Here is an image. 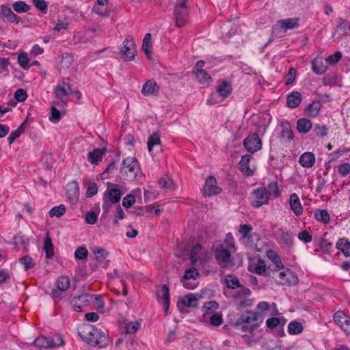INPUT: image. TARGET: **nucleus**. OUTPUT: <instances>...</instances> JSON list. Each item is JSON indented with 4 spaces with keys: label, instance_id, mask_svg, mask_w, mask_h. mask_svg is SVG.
I'll list each match as a JSON object with an SVG mask.
<instances>
[{
    "label": "nucleus",
    "instance_id": "obj_12",
    "mask_svg": "<svg viewBox=\"0 0 350 350\" xmlns=\"http://www.w3.org/2000/svg\"><path fill=\"white\" fill-rule=\"evenodd\" d=\"M255 200L252 202V204L255 208L260 207L269 202L268 196L266 189L258 188L253 191Z\"/></svg>",
    "mask_w": 350,
    "mask_h": 350
},
{
    "label": "nucleus",
    "instance_id": "obj_57",
    "mask_svg": "<svg viewBox=\"0 0 350 350\" xmlns=\"http://www.w3.org/2000/svg\"><path fill=\"white\" fill-rule=\"evenodd\" d=\"M255 272L258 275H267V266L264 260H258L255 267Z\"/></svg>",
    "mask_w": 350,
    "mask_h": 350
},
{
    "label": "nucleus",
    "instance_id": "obj_11",
    "mask_svg": "<svg viewBox=\"0 0 350 350\" xmlns=\"http://www.w3.org/2000/svg\"><path fill=\"white\" fill-rule=\"evenodd\" d=\"M221 189L217 186V180L213 176H209L206 180L204 187V193L205 196H211L217 195L221 192Z\"/></svg>",
    "mask_w": 350,
    "mask_h": 350
},
{
    "label": "nucleus",
    "instance_id": "obj_3",
    "mask_svg": "<svg viewBox=\"0 0 350 350\" xmlns=\"http://www.w3.org/2000/svg\"><path fill=\"white\" fill-rule=\"evenodd\" d=\"M139 170V164L137 159L133 157H129L122 162L120 173L122 176H126L131 180L135 179Z\"/></svg>",
    "mask_w": 350,
    "mask_h": 350
},
{
    "label": "nucleus",
    "instance_id": "obj_38",
    "mask_svg": "<svg viewBox=\"0 0 350 350\" xmlns=\"http://www.w3.org/2000/svg\"><path fill=\"white\" fill-rule=\"evenodd\" d=\"M225 283L226 286L231 289H235L236 288L241 287L239 279L232 275H228L225 278Z\"/></svg>",
    "mask_w": 350,
    "mask_h": 350
},
{
    "label": "nucleus",
    "instance_id": "obj_10",
    "mask_svg": "<svg viewBox=\"0 0 350 350\" xmlns=\"http://www.w3.org/2000/svg\"><path fill=\"white\" fill-rule=\"evenodd\" d=\"M174 15L176 18V26L179 27H183L187 21V6L176 5L174 8Z\"/></svg>",
    "mask_w": 350,
    "mask_h": 350
},
{
    "label": "nucleus",
    "instance_id": "obj_1",
    "mask_svg": "<svg viewBox=\"0 0 350 350\" xmlns=\"http://www.w3.org/2000/svg\"><path fill=\"white\" fill-rule=\"evenodd\" d=\"M261 312L247 310L242 312L235 322V327L243 332L252 333L262 323Z\"/></svg>",
    "mask_w": 350,
    "mask_h": 350
},
{
    "label": "nucleus",
    "instance_id": "obj_17",
    "mask_svg": "<svg viewBox=\"0 0 350 350\" xmlns=\"http://www.w3.org/2000/svg\"><path fill=\"white\" fill-rule=\"evenodd\" d=\"M289 204L291 209L296 216H299L303 213V207L297 193H293L290 196Z\"/></svg>",
    "mask_w": 350,
    "mask_h": 350
},
{
    "label": "nucleus",
    "instance_id": "obj_50",
    "mask_svg": "<svg viewBox=\"0 0 350 350\" xmlns=\"http://www.w3.org/2000/svg\"><path fill=\"white\" fill-rule=\"evenodd\" d=\"M268 256L272 260V262L274 263L277 269H280L284 267L280 257L273 250H269Z\"/></svg>",
    "mask_w": 350,
    "mask_h": 350
},
{
    "label": "nucleus",
    "instance_id": "obj_39",
    "mask_svg": "<svg viewBox=\"0 0 350 350\" xmlns=\"http://www.w3.org/2000/svg\"><path fill=\"white\" fill-rule=\"evenodd\" d=\"M1 13L8 19V21L11 23L17 21V16L14 13L10 7L2 5Z\"/></svg>",
    "mask_w": 350,
    "mask_h": 350
},
{
    "label": "nucleus",
    "instance_id": "obj_21",
    "mask_svg": "<svg viewBox=\"0 0 350 350\" xmlns=\"http://www.w3.org/2000/svg\"><path fill=\"white\" fill-rule=\"evenodd\" d=\"M231 256L230 252L226 248L217 249L215 251V258L219 265H226Z\"/></svg>",
    "mask_w": 350,
    "mask_h": 350
},
{
    "label": "nucleus",
    "instance_id": "obj_63",
    "mask_svg": "<svg viewBox=\"0 0 350 350\" xmlns=\"http://www.w3.org/2000/svg\"><path fill=\"white\" fill-rule=\"evenodd\" d=\"M319 247L324 253L328 254L331 251L332 244L328 241V240L325 239H321L319 243Z\"/></svg>",
    "mask_w": 350,
    "mask_h": 350
},
{
    "label": "nucleus",
    "instance_id": "obj_52",
    "mask_svg": "<svg viewBox=\"0 0 350 350\" xmlns=\"http://www.w3.org/2000/svg\"><path fill=\"white\" fill-rule=\"evenodd\" d=\"M92 251L96 256V259L98 261H101L105 259L108 256V252L103 248L100 247H95Z\"/></svg>",
    "mask_w": 350,
    "mask_h": 350
},
{
    "label": "nucleus",
    "instance_id": "obj_27",
    "mask_svg": "<svg viewBox=\"0 0 350 350\" xmlns=\"http://www.w3.org/2000/svg\"><path fill=\"white\" fill-rule=\"evenodd\" d=\"M336 248L346 256H350V241L346 238H340L336 244Z\"/></svg>",
    "mask_w": 350,
    "mask_h": 350
},
{
    "label": "nucleus",
    "instance_id": "obj_9",
    "mask_svg": "<svg viewBox=\"0 0 350 350\" xmlns=\"http://www.w3.org/2000/svg\"><path fill=\"white\" fill-rule=\"evenodd\" d=\"M107 189L104 193V200H106V196L108 194L109 200L111 203H117L121 198V192L118 188V185L116 184L111 183L110 182L107 183Z\"/></svg>",
    "mask_w": 350,
    "mask_h": 350
},
{
    "label": "nucleus",
    "instance_id": "obj_14",
    "mask_svg": "<svg viewBox=\"0 0 350 350\" xmlns=\"http://www.w3.org/2000/svg\"><path fill=\"white\" fill-rule=\"evenodd\" d=\"M53 92L55 96L61 100L72 94L70 85L64 81L58 82Z\"/></svg>",
    "mask_w": 350,
    "mask_h": 350
},
{
    "label": "nucleus",
    "instance_id": "obj_64",
    "mask_svg": "<svg viewBox=\"0 0 350 350\" xmlns=\"http://www.w3.org/2000/svg\"><path fill=\"white\" fill-rule=\"evenodd\" d=\"M73 61L74 59L71 54L65 53L62 55L61 62L63 66H65L67 68H68L72 64Z\"/></svg>",
    "mask_w": 350,
    "mask_h": 350
},
{
    "label": "nucleus",
    "instance_id": "obj_29",
    "mask_svg": "<svg viewBox=\"0 0 350 350\" xmlns=\"http://www.w3.org/2000/svg\"><path fill=\"white\" fill-rule=\"evenodd\" d=\"M321 106L319 100H314L305 109V113L310 117L315 118L319 115Z\"/></svg>",
    "mask_w": 350,
    "mask_h": 350
},
{
    "label": "nucleus",
    "instance_id": "obj_28",
    "mask_svg": "<svg viewBox=\"0 0 350 350\" xmlns=\"http://www.w3.org/2000/svg\"><path fill=\"white\" fill-rule=\"evenodd\" d=\"M312 126L311 121L307 118H300L297 121V130L299 133H308Z\"/></svg>",
    "mask_w": 350,
    "mask_h": 350
},
{
    "label": "nucleus",
    "instance_id": "obj_25",
    "mask_svg": "<svg viewBox=\"0 0 350 350\" xmlns=\"http://www.w3.org/2000/svg\"><path fill=\"white\" fill-rule=\"evenodd\" d=\"M251 158L250 154H246L241 157V161H239L240 170L243 174L247 176L253 174V170H252L249 166Z\"/></svg>",
    "mask_w": 350,
    "mask_h": 350
},
{
    "label": "nucleus",
    "instance_id": "obj_34",
    "mask_svg": "<svg viewBox=\"0 0 350 350\" xmlns=\"http://www.w3.org/2000/svg\"><path fill=\"white\" fill-rule=\"evenodd\" d=\"M315 219L322 224H327L330 221V217L326 210L317 209L314 211Z\"/></svg>",
    "mask_w": 350,
    "mask_h": 350
},
{
    "label": "nucleus",
    "instance_id": "obj_58",
    "mask_svg": "<svg viewBox=\"0 0 350 350\" xmlns=\"http://www.w3.org/2000/svg\"><path fill=\"white\" fill-rule=\"evenodd\" d=\"M88 255V251L85 247H79L75 252V257L79 260H85Z\"/></svg>",
    "mask_w": 350,
    "mask_h": 350
},
{
    "label": "nucleus",
    "instance_id": "obj_49",
    "mask_svg": "<svg viewBox=\"0 0 350 350\" xmlns=\"http://www.w3.org/2000/svg\"><path fill=\"white\" fill-rule=\"evenodd\" d=\"M50 348L59 347L64 344L63 338L60 335H55L53 337H49Z\"/></svg>",
    "mask_w": 350,
    "mask_h": 350
},
{
    "label": "nucleus",
    "instance_id": "obj_48",
    "mask_svg": "<svg viewBox=\"0 0 350 350\" xmlns=\"http://www.w3.org/2000/svg\"><path fill=\"white\" fill-rule=\"evenodd\" d=\"M268 193L270 196H273L275 198L280 196L278 184L275 181L271 182L267 186Z\"/></svg>",
    "mask_w": 350,
    "mask_h": 350
},
{
    "label": "nucleus",
    "instance_id": "obj_32",
    "mask_svg": "<svg viewBox=\"0 0 350 350\" xmlns=\"http://www.w3.org/2000/svg\"><path fill=\"white\" fill-rule=\"evenodd\" d=\"M282 131L280 135L283 138H286L291 141L293 139L294 135L291 129V124L288 120H284L281 122Z\"/></svg>",
    "mask_w": 350,
    "mask_h": 350
},
{
    "label": "nucleus",
    "instance_id": "obj_37",
    "mask_svg": "<svg viewBox=\"0 0 350 350\" xmlns=\"http://www.w3.org/2000/svg\"><path fill=\"white\" fill-rule=\"evenodd\" d=\"M198 81L201 84L209 83L212 81L211 75L206 70H198L195 72Z\"/></svg>",
    "mask_w": 350,
    "mask_h": 350
},
{
    "label": "nucleus",
    "instance_id": "obj_42",
    "mask_svg": "<svg viewBox=\"0 0 350 350\" xmlns=\"http://www.w3.org/2000/svg\"><path fill=\"white\" fill-rule=\"evenodd\" d=\"M199 275L200 273L197 269L194 267L189 268L185 271V274L180 280H189L190 279L196 280Z\"/></svg>",
    "mask_w": 350,
    "mask_h": 350
},
{
    "label": "nucleus",
    "instance_id": "obj_4",
    "mask_svg": "<svg viewBox=\"0 0 350 350\" xmlns=\"http://www.w3.org/2000/svg\"><path fill=\"white\" fill-rule=\"evenodd\" d=\"M120 53L121 57L126 62H131L134 59L137 54V49L132 36H128L124 40Z\"/></svg>",
    "mask_w": 350,
    "mask_h": 350
},
{
    "label": "nucleus",
    "instance_id": "obj_7",
    "mask_svg": "<svg viewBox=\"0 0 350 350\" xmlns=\"http://www.w3.org/2000/svg\"><path fill=\"white\" fill-rule=\"evenodd\" d=\"M243 146L248 152L254 153L261 149L262 142L258 134L253 133L243 140Z\"/></svg>",
    "mask_w": 350,
    "mask_h": 350
},
{
    "label": "nucleus",
    "instance_id": "obj_13",
    "mask_svg": "<svg viewBox=\"0 0 350 350\" xmlns=\"http://www.w3.org/2000/svg\"><path fill=\"white\" fill-rule=\"evenodd\" d=\"M206 258V250L200 244H196L191 250V260L192 265L196 264L198 260L204 261Z\"/></svg>",
    "mask_w": 350,
    "mask_h": 350
},
{
    "label": "nucleus",
    "instance_id": "obj_43",
    "mask_svg": "<svg viewBox=\"0 0 350 350\" xmlns=\"http://www.w3.org/2000/svg\"><path fill=\"white\" fill-rule=\"evenodd\" d=\"M13 9L15 12L18 13H23L28 12L31 7L27 5L25 1H18L15 2L13 5Z\"/></svg>",
    "mask_w": 350,
    "mask_h": 350
},
{
    "label": "nucleus",
    "instance_id": "obj_51",
    "mask_svg": "<svg viewBox=\"0 0 350 350\" xmlns=\"http://www.w3.org/2000/svg\"><path fill=\"white\" fill-rule=\"evenodd\" d=\"M252 230V227L247 224H241L239 226V232L241 234L243 239H251L252 235L250 234Z\"/></svg>",
    "mask_w": 350,
    "mask_h": 350
},
{
    "label": "nucleus",
    "instance_id": "obj_16",
    "mask_svg": "<svg viewBox=\"0 0 350 350\" xmlns=\"http://www.w3.org/2000/svg\"><path fill=\"white\" fill-rule=\"evenodd\" d=\"M181 305L188 308H197L198 305V298L193 294L186 295L177 301L178 308H180Z\"/></svg>",
    "mask_w": 350,
    "mask_h": 350
},
{
    "label": "nucleus",
    "instance_id": "obj_41",
    "mask_svg": "<svg viewBox=\"0 0 350 350\" xmlns=\"http://www.w3.org/2000/svg\"><path fill=\"white\" fill-rule=\"evenodd\" d=\"M18 262L23 265L25 271L33 269L35 267V262L32 258L29 255H25L18 259Z\"/></svg>",
    "mask_w": 350,
    "mask_h": 350
},
{
    "label": "nucleus",
    "instance_id": "obj_20",
    "mask_svg": "<svg viewBox=\"0 0 350 350\" xmlns=\"http://www.w3.org/2000/svg\"><path fill=\"white\" fill-rule=\"evenodd\" d=\"M105 153V148H95L92 152H90L88 155V161L93 164L97 165L98 162L102 160L103 156Z\"/></svg>",
    "mask_w": 350,
    "mask_h": 350
},
{
    "label": "nucleus",
    "instance_id": "obj_18",
    "mask_svg": "<svg viewBox=\"0 0 350 350\" xmlns=\"http://www.w3.org/2000/svg\"><path fill=\"white\" fill-rule=\"evenodd\" d=\"M302 100L301 94L297 91H293L287 96L286 105L290 108L297 107Z\"/></svg>",
    "mask_w": 350,
    "mask_h": 350
},
{
    "label": "nucleus",
    "instance_id": "obj_53",
    "mask_svg": "<svg viewBox=\"0 0 350 350\" xmlns=\"http://www.w3.org/2000/svg\"><path fill=\"white\" fill-rule=\"evenodd\" d=\"M348 317L345 316V313L342 311H337L334 314V320L336 324H338L340 327H342V324L345 323V320H347Z\"/></svg>",
    "mask_w": 350,
    "mask_h": 350
},
{
    "label": "nucleus",
    "instance_id": "obj_30",
    "mask_svg": "<svg viewBox=\"0 0 350 350\" xmlns=\"http://www.w3.org/2000/svg\"><path fill=\"white\" fill-rule=\"evenodd\" d=\"M299 18H289L287 19H282L278 21L279 26L285 29H292L299 26Z\"/></svg>",
    "mask_w": 350,
    "mask_h": 350
},
{
    "label": "nucleus",
    "instance_id": "obj_6",
    "mask_svg": "<svg viewBox=\"0 0 350 350\" xmlns=\"http://www.w3.org/2000/svg\"><path fill=\"white\" fill-rule=\"evenodd\" d=\"M56 288L51 291V297L54 300H60L62 299V293L66 291L70 285V280L67 276H61L56 280Z\"/></svg>",
    "mask_w": 350,
    "mask_h": 350
},
{
    "label": "nucleus",
    "instance_id": "obj_15",
    "mask_svg": "<svg viewBox=\"0 0 350 350\" xmlns=\"http://www.w3.org/2000/svg\"><path fill=\"white\" fill-rule=\"evenodd\" d=\"M157 299L160 303L163 302L165 306V312L167 313L170 304V288L166 284L163 285L161 289L158 291Z\"/></svg>",
    "mask_w": 350,
    "mask_h": 350
},
{
    "label": "nucleus",
    "instance_id": "obj_22",
    "mask_svg": "<svg viewBox=\"0 0 350 350\" xmlns=\"http://www.w3.org/2000/svg\"><path fill=\"white\" fill-rule=\"evenodd\" d=\"M279 232H280V239L286 248L292 249L294 245V235L290 232L284 231L282 228H280Z\"/></svg>",
    "mask_w": 350,
    "mask_h": 350
},
{
    "label": "nucleus",
    "instance_id": "obj_54",
    "mask_svg": "<svg viewBox=\"0 0 350 350\" xmlns=\"http://www.w3.org/2000/svg\"><path fill=\"white\" fill-rule=\"evenodd\" d=\"M32 3L42 14H46L48 4L44 0H32Z\"/></svg>",
    "mask_w": 350,
    "mask_h": 350
},
{
    "label": "nucleus",
    "instance_id": "obj_62",
    "mask_svg": "<svg viewBox=\"0 0 350 350\" xmlns=\"http://www.w3.org/2000/svg\"><path fill=\"white\" fill-rule=\"evenodd\" d=\"M62 118L60 111L55 107L51 109V116L49 120L53 122H58Z\"/></svg>",
    "mask_w": 350,
    "mask_h": 350
},
{
    "label": "nucleus",
    "instance_id": "obj_40",
    "mask_svg": "<svg viewBox=\"0 0 350 350\" xmlns=\"http://www.w3.org/2000/svg\"><path fill=\"white\" fill-rule=\"evenodd\" d=\"M33 345L40 350L43 349H49V337L43 336L38 337L34 340Z\"/></svg>",
    "mask_w": 350,
    "mask_h": 350
},
{
    "label": "nucleus",
    "instance_id": "obj_26",
    "mask_svg": "<svg viewBox=\"0 0 350 350\" xmlns=\"http://www.w3.org/2000/svg\"><path fill=\"white\" fill-rule=\"evenodd\" d=\"M159 90V88L156 81L154 79H150L146 81L143 85L142 93L145 96H148L158 92Z\"/></svg>",
    "mask_w": 350,
    "mask_h": 350
},
{
    "label": "nucleus",
    "instance_id": "obj_61",
    "mask_svg": "<svg viewBox=\"0 0 350 350\" xmlns=\"http://www.w3.org/2000/svg\"><path fill=\"white\" fill-rule=\"evenodd\" d=\"M135 202V197L132 194H127L125 197H124L122 200V206L129 208L131 207L133 204Z\"/></svg>",
    "mask_w": 350,
    "mask_h": 350
},
{
    "label": "nucleus",
    "instance_id": "obj_45",
    "mask_svg": "<svg viewBox=\"0 0 350 350\" xmlns=\"http://www.w3.org/2000/svg\"><path fill=\"white\" fill-rule=\"evenodd\" d=\"M158 183L161 188L165 189H173L174 188L172 179L168 176L161 178Z\"/></svg>",
    "mask_w": 350,
    "mask_h": 350
},
{
    "label": "nucleus",
    "instance_id": "obj_5",
    "mask_svg": "<svg viewBox=\"0 0 350 350\" xmlns=\"http://www.w3.org/2000/svg\"><path fill=\"white\" fill-rule=\"evenodd\" d=\"M86 340L89 345L94 347L98 346L102 348L105 347L108 344L107 336L98 329H92L89 332Z\"/></svg>",
    "mask_w": 350,
    "mask_h": 350
},
{
    "label": "nucleus",
    "instance_id": "obj_36",
    "mask_svg": "<svg viewBox=\"0 0 350 350\" xmlns=\"http://www.w3.org/2000/svg\"><path fill=\"white\" fill-rule=\"evenodd\" d=\"M151 37L152 36L150 33H146L142 42V49L143 50V51H144V53L148 57H149V55L152 52V47L150 44Z\"/></svg>",
    "mask_w": 350,
    "mask_h": 350
},
{
    "label": "nucleus",
    "instance_id": "obj_56",
    "mask_svg": "<svg viewBox=\"0 0 350 350\" xmlns=\"http://www.w3.org/2000/svg\"><path fill=\"white\" fill-rule=\"evenodd\" d=\"M342 53L340 51L335 52L333 55H330L326 57L325 61L327 63L334 65L338 63L342 58Z\"/></svg>",
    "mask_w": 350,
    "mask_h": 350
},
{
    "label": "nucleus",
    "instance_id": "obj_24",
    "mask_svg": "<svg viewBox=\"0 0 350 350\" xmlns=\"http://www.w3.org/2000/svg\"><path fill=\"white\" fill-rule=\"evenodd\" d=\"M66 195L67 197L71 200L76 202L78 200L79 196V185L77 182L72 181L67 185Z\"/></svg>",
    "mask_w": 350,
    "mask_h": 350
},
{
    "label": "nucleus",
    "instance_id": "obj_2",
    "mask_svg": "<svg viewBox=\"0 0 350 350\" xmlns=\"http://www.w3.org/2000/svg\"><path fill=\"white\" fill-rule=\"evenodd\" d=\"M94 297L98 307L103 308L104 307V301L101 296L88 293L75 296L70 301V305L75 311L81 312L84 307L89 306L93 301Z\"/></svg>",
    "mask_w": 350,
    "mask_h": 350
},
{
    "label": "nucleus",
    "instance_id": "obj_23",
    "mask_svg": "<svg viewBox=\"0 0 350 350\" xmlns=\"http://www.w3.org/2000/svg\"><path fill=\"white\" fill-rule=\"evenodd\" d=\"M299 162L304 167H311L315 162L314 154L310 152H306L301 155Z\"/></svg>",
    "mask_w": 350,
    "mask_h": 350
},
{
    "label": "nucleus",
    "instance_id": "obj_46",
    "mask_svg": "<svg viewBox=\"0 0 350 350\" xmlns=\"http://www.w3.org/2000/svg\"><path fill=\"white\" fill-rule=\"evenodd\" d=\"M66 213V207L63 204L56 206L52 208L49 211V216L51 217H60Z\"/></svg>",
    "mask_w": 350,
    "mask_h": 350
},
{
    "label": "nucleus",
    "instance_id": "obj_47",
    "mask_svg": "<svg viewBox=\"0 0 350 350\" xmlns=\"http://www.w3.org/2000/svg\"><path fill=\"white\" fill-rule=\"evenodd\" d=\"M18 62L24 70H28L30 68V64L29 63V59L28 57V55L25 52L21 53L18 55Z\"/></svg>",
    "mask_w": 350,
    "mask_h": 350
},
{
    "label": "nucleus",
    "instance_id": "obj_59",
    "mask_svg": "<svg viewBox=\"0 0 350 350\" xmlns=\"http://www.w3.org/2000/svg\"><path fill=\"white\" fill-rule=\"evenodd\" d=\"M314 131L318 137H323L327 135L328 127L325 125L316 124Z\"/></svg>",
    "mask_w": 350,
    "mask_h": 350
},
{
    "label": "nucleus",
    "instance_id": "obj_44",
    "mask_svg": "<svg viewBox=\"0 0 350 350\" xmlns=\"http://www.w3.org/2000/svg\"><path fill=\"white\" fill-rule=\"evenodd\" d=\"M288 329L291 334H298L303 331V326L300 323L293 321L288 324Z\"/></svg>",
    "mask_w": 350,
    "mask_h": 350
},
{
    "label": "nucleus",
    "instance_id": "obj_35",
    "mask_svg": "<svg viewBox=\"0 0 350 350\" xmlns=\"http://www.w3.org/2000/svg\"><path fill=\"white\" fill-rule=\"evenodd\" d=\"M148 149L149 152H152V148L156 146H161L160 136L157 132L153 133L148 139Z\"/></svg>",
    "mask_w": 350,
    "mask_h": 350
},
{
    "label": "nucleus",
    "instance_id": "obj_31",
    "mask_svg": "<svg viewBox=\"0 0 350 350\" xmlns=\"http://www.w3.org/2000/svg\"><path fill=\"white\" fill-rule=\"evenodd\" d=\"M312 68L317 75H323L327 70V67L323 62L322 58H316L312 62Z\"/></svg>",
    "mask_w": 350,
    "mask_h": 350
},
{
    "label": "nucleus",
    "instance_id": "obj_8",
    "mask_svg": "<svg viewBox=\"0 0 350 350\" xmlns=\"http://www.w3.org/2000/svg\"><path fill=\"white\" fill-rule=\"evenodd\" d=\"M278 278V282L282 285L293 286L298 282V277L290 269L280 272Z\"/></svg>",
    "mask_w": 350,
    "mask_h": 350
},
{
    "label": "nucleus",
    "instance_id": "obj_55",
    "mask_svg": "<svg viewBox=\"0 0 350 350\" xmlns=\"http://www.w3.org/2000/svg\"><path fill=\"white\" fill-rule=\"evenodd\" d=\"M219 307V304L215 301H211L206 302L204 306L202 307V310H204L206 313L210 312L212 313L215 310H216Z\"/></svg>",
    "mask_w": 350,
    "mask_h": 350
},
{
    "label": "nucleus",
    "instance_id": "obj_33",
    "mask_svg": "<svg viewBox=\"0 0 350 350\" xmlns=\"http://www.w3.org/2000/svg\"><path fill=\"white\" fill-rule=\"evenodd\" d=\"M43 250L45 252L46 258L51 259L54 256L53 245L52 243V240L49 234H47L44 241Z\"/></svg>",
    "mask_w": 350,
    "mask_h": 350
},
{
    "label": "nucleus",
    "instance_id": "obj_60",
    "mask_svg": "<svg viewBox=\"0 0 350 350\" xmlns=\"http://www.w3.org/2000/svg\"><path fill=\"white\" fill-rule=\"evenodd\" d=\"M349 25V23L347 21L343 19L342 18H338V25L334 29L335 33L340 31L342 32V34L345 33V31L347 29V27Z\"/></svg>",
    "mask_w": 350,
    "mask_h": 350
},
{
    "label": "nucleus",
    "instance_id": "obj_19",
    "mask_svg": "<svg viewBox=\"0 0 350 350\" xmlns=\"http://www.w3.org/2000/svg\"><path fill=\"white\" fill-rule=\"evenodd\" d=\"M232 85L226 81H221L219 82L217 88V92L222 98L228 97L232 93Z\"/></svg>",
    "mask_w": 350,
    "mask_h": 350
}]
</instances>
